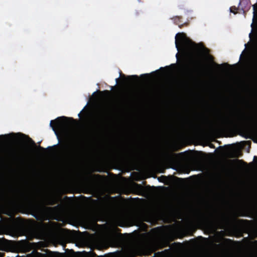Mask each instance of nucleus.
<instances>
[{"label": "nucleus", "instance_id": "nucleus-30", "mask_svg": "<svg viewBox=\"0 0 257 257\" xmlns=\"http://www.w3.org/2000/svg\"><path fill=\"white\" fill-rule=\"evenodd\" d=\"M199 45H201L202 46H203V45H202L201 44H199Z\"/></svg>", "mask_w": 257, "mask_h": 257}, {"label": "nucleus", "instance_id": "nucleus-14", "mask_svg": "<svg viewBox=\"0 0 257 257\" xmlns=\"http://www.w3.org/2000/svg\"><path fill=\"white\" fill-rule=\"evenodd\" d=\"M253 15L254 16H255L256 13V10H257V4H254L253 5Z\"/></svg>", "mask_w": 257, "mask_h": 257}, {"label": "nucleus", "instance_id": "nucleus-26", "mask_svg": "<svg viewBox=\"0 0 257 257\" xmlns=\"http://www.w3.org/2000/svg\"><path fill=\"white\" fill-rule=\"evenodd\" d=\"M6 136H3V135H2V136H0V137H2V138H3V137H6Z\"/></svg>", "mask_w": 257, "mask_h": 257}, {"label": "nucleus", "instance_id": "nucleus-15", "mask_svg": "<svg viewBox=\"0 0 257 257\" xmlns=\"http://www.w3.org/2000/svg\"><path fill=\"white\" fill-rule=\"evenodd\" d=\"M224 221H225L226 225H228L229 224L230 220H229V219L228 218L225 217L224 218Z\"/></svg>", "mask_w": 257, "mask_h": 257}, {"label": "nucleus", "instance_id": "nucleus-2", "mask_svg": "<svg viewBox=\"0 0 257 257\" xmlns=\"http://www.w3.org/2000/svg\"><path fill=\"white\" fill-rule=\"evenodd\" d=\"M257 120L256 117L247 116L244 112L237 109L232 115L231 118L225 119L223 121L224 126H229L234 123L244 121H255Z\"/></svg>", "mask_w": 257, "mask_h": 257}, {"label": "nucleus", "instance_id": "nucleus-16", "mask_svg": "<svg viewBox=\"0 0 257 257\" xmlns=\"http://www.w3.org/2000/svg\"><path fill=\"white\" fill-rule=\"evenodd\" d=\"M128 78H135L136 80H138L139 79V77L137 75H132L128 77Z\"/></svg>", "mask_w": 257, "mask_h": 257}, {"label": "nucleus", "instance_id": "nucleus-11", "mask_svg": "<svg viewBox=\"0 0 257 257\" xmlns=\"http://www.w3.org/2000/svg\"><path fill=\"white\" fill-rule=\"evenodd\" d=\"M237 8L235 6H232L230 8V11L231 13L236 14L237 13Z\"/></svg>", "mask_w": 257, "mask_h": 257}, {"label": "nucleus", "instance_id": "nucleus-6", "mask_svg": "<svg viewBox=\"0 0 257 257\" xmlns=\"http://www.w3.org/2000/svg\"><path fill=\"white\" fill-rule=\"evenodd\" d=\"M10 199V197L4 191H2L0 194V209Z\"/></svg>", "mask_w": 257, "mask_h": 257}, {"label": "nucleus", "instance_id": "nucleus-27", "mask_svg": "<svg viewBox=\"0 0 257 257\" xmlns=\"http://www.w3.org/2000/svg\"><path fill=\"white\" fill-rule=\"evenodd\" d=\"M22 195L23 196H25V197H26L25 195L24 194H23V193H22Z\"/></svg>", "mask_w": 257, "mask_h": 257}, {"label": "nucleus", "instance_id": "nucleus-3", "mask_svg": "<svg viewBox=\"0 0 257 257\" xmlns=\"http://www.w3.org/2000/svg\"><path fill=\"white\" fill-rule=\"evenodd\" d=\"M205 65L200 59H195L193 63V67L190 70L188 77L191 80H196L205 71Z\"/></svg>", "mask_w": 257, "mask_h": 257}, {"label": "nucleus", "instance_id": "nucleus-7", "mask_svg": "<svg viewBox=\"0 0 257 257\" xmlns=\"http://www.w3.org/2000/svg\"><path fill=\"white\" fill-rule=\"evenodd\" d=\"M174 20V22L176 25H178L180 28H182L184 26H187V23H182L181 21L182 17L180 16H175L172 18Z\"/></svg>", "mask_w": 257, "mask_h": 257}, {"label": "nucleus", "instance_id": "nucleus-5", "mask_svg": "<svg viewBox=\"0 0 257 257\" xmlns=\"http://www.w3.org/2000/svg\"><path fill=\"white\" fill-rule=\"evenodd\" d=\"M70 120L71 121H75V120L71 117H67L66 116L58 117L54 120L50 121V125L52 130L57 133L58 130L61 129L66 125H68L69 122L66 120Z\"/></svg>", "mask_w": 257, "mask_h": 257}, {"label": "nucleus", "instance_id": "nucleus-23", "mask_svg": "<svg viewBox=\"0 0 257 257\" xmlns=\"http://www.w3.org/2000/svg\"><path fill=\"white\" fill-rule=\"evenodd\" d=\"M119 80V78H116L115 80H116V83H118V82Z\"/></svg>", "mask_w": 257, "mask_h": 257}, {"label": "nucleus", "instance_id": "nucleus-9", "mask_svg": "<svg viewBox=\"0 0 257 257\" xmlns=\"http://www.w3.org/2000/svg\"><path fill=\"white\" fill-rule=\"evenodd\" d=\"M58 209V206L54 207H48L46 208V211L48 212H53L57 210Z\"/></svg>", "mask_w": 257, "mask_h": 257}, {"label": "nucleus", "instance_id": "nucleus-10", "mask_svg": "<svg viewBox=\"0 0 257 257\" xmlns=\"http://www.w3.org/2000/svg\"><path fill=\"white\" fill-rule=\"evenodd\" d=\"M99 92L102 94L105 95V96L106 97H109L111 94V91L107 90H105L103 91H99Z\"/></svg>", "mask_w": 257, "mask_h": 257}, {"label": "nucleus", "instance_id": "nucleus-21", "mask_svg": "<svg viewBox=\"0 0 257 257\" xmlns=\"http://www.w3.org/2000/svg\"><path fill=\"white\" fill-rule=\"evenodd\" d=\"M176 57L177 60H179V54L177 53L176 55Z\"/></svg>", "mask_w": 257, "mask_h": 257}, {"label": "nucleus", "instance_id": "nucleus-20", "mask_svg": "<svg viewBox=\"0 0 257 257\" xmlns=\"http://www.w3.org/2000/svg\"><path fill=\"white\" fill-rule=\"evenodd\" d=\"M209 146H210V148H214V145L213 144H210Z\"/></svg>", "mask_w": 257, "mask_h": 257}, {"label": "nucleus", "instance_id": "nucleus-24", "mask_svg": "<svg viewBox=\"0 0 257 257\" xmlns=\"http://www.w3.org/2000/svg\"><path fill=\"white\" fill-rule=\"evenodd\" d=\"M39 148H40V149H41V150H45V149H44V148H43V147H41V146H39Z\"/></svg>", "mask_w": 257, "mask_h": 257}, {"label": "nucleus", "instance_id": "nucleus-12", "mask_svg": "<svg viewBox=\"0 0 257 257\" xmlns=\"http://www.w3.org/2000/svg\"><path fill=\"white\" fill-rule=\"evenodd\" d=\"M60 147L61 149L63 151H66L68 148V145H67L66 144H63V145H61Z\"/></svg>", "mask_w": 257, "mask_h": 257}, {"label": "nucleus", "instance_id": "nucleus-32", "mask_svg": "<svg viewBox=\"0 0 257 257\" xmlns=\"http://www.w3.org/2000/svg\"><path fill=\"white\" fill-rule=\"evenodd\" d=\"M139 2L141 1V0H138Z\"/></svg>", "mask_w": 257, "mask_h": 257}, {"label": "nucleus", "instance_id": "nucleus-18", "mask_svg": "<svg viewBox=\"0 0 257 257\" xmlns=\"http://www.w3.org/2000/svg\"><path fill=\"white\" fill-rule=\"evenodd\" d=\"M214 65H215L218 68H220V67H221L223 65V64L219 65V64H216L215 63H214ZM223 65H228V64L227 63H224V64H223Z\"/></svg>", "mask_w": 257, "mask_h": 257}, {"label": "nucleus", "instance_id": "nucleus-22", "mask_svg": "<svg viewBox=\"0 0 257 257\" xmlns=\"http://www.w3.org/2000/svg\"><path fill=\"white\" fill-rule=\"evenodd\" d=\"M236 161L239 162H244L243 161L241 160H236Z\"/></svg>", "mask_w": 257, "mask_h": 257}, {"label": "nucleus", "instance_id": "nucleus-19", "mask_svg": "<svg viewBox=\"0 0 257 257\" xmlns=\"http://www.w3.org/2000/svg\"><path fill=\"white\" fill-rule=\"evenodd\" d=\"M202 48L205 50V51H208V49L206 48V47H204L203 46H202Z\"/></svg>", "mask_w": 257, "mask_h": 257}, {"label": "nucleus", "instance_id": "nucleus-13", "mask_svg": "<svg viewBox=\"0 0 257 257\" xmlns=\"http://www.w3.org/2000/svg\"><path fill=\"white\" fill-rule=\"evenodd\" d=\"M17 135H21L22 136V137H27L28 138V139H29V140L32 143V144H34L35 145V142L32 140V139H31L30 138H29L28 136H26L24 134H18Z\"/></svg>", "mask_w": 257, "mask_h": 257}, {"label": "nucleus", "instance_id": "nucleus-31", "mask_svg": "<svg viewBox=\"0 0 257 257\" xmlns=\"http://www.w3.org/2000/svg\"><path fill=\"white\" fill-rule=\"evenodd\" d=\"M120 75H121V71L120 72Z\"/></svg>", "mask_w": 257, "mask_h": 257}, {"label": "nucleus", "instance_id": "nucleus-4", "mask_svg": "<svg viewBox=\"0 0 257 257\" xmlns=\"http://www.w3.org/2000/svg\"><path fill=\"white\" fill-rule=\"evenodd\" d=\"M63 158L65 161L70 165H75L78 164L81 159V152L78 148H75L69 153H63Z\"/></svg>", "mask_w": 257, "mask_h": 257}, {"label": "nucleus", "instance_id": "nucleus-1", "mask_svg": "<svg viewBox=\"0 0 257 257\" xmlns=\"http://www.w3.org/2000/svg\"><path fill=\"white\" fill-rule=\"evenodd\" d=\"M175 45L178 51L182 50L184 56L192 51L198 45L188 38L184 33H178L175 36Z\"/></svg>", "mask_w": 257, "mask_h": 257}, {"label": "nucleus", "instance_id": "nucleus-25", "mask_svg": "<svg viewBox=\"0 0 257 257\" xmlns=\"http://www.w3.org/2000/svg\"><path fill=\"white\" fill-rule=\"evenodd\" d=\"M81 112H80V113L78 114V116H79V117H81Z\"/></svg>", "mask_w": 257, "mask_h": 257}, {"label": "nucleus", "instance_id": "nucleus-28", "mask_svg": "<svg viewBox=\"0 0 257 257\" xmlns=\"http://www.w3.org/2000/svg\"><path fill=\"white\" fill-rule=\"evenodd\" d=\"M48 149H52V147H49L48 148Z\"/></svg>", "mask_w": 257, "mask_h": 257}, {"label": "nucleus", "instance_id": "nucleus-8", "mask_svg": "<svg viewBox=\"0 0 257 257\" xmlns=\"http://www.w3.org/2000/svg\"><path fill=\"white\" fill-rule=\"evenodd\" d=\"M32 207L34 212L37 214L36 215H34V216L37 219H38L37 215H38L39 214L42 213V210H41L40 208L37 205H33Z\"/></svg>", "mask_w": 257, "mask_h": 257}, {"label": "nucleus", "instance_id": "nucleus-17", "mask_svg": "<svg viewBox=\"0 0 257 257\" xmlns=\"http://www.w3.org/2000/svg\"><path fill=\"white\" fill-rule=\"evenodd\" d=\"M149 74H144L141 75V77L142 78H148L149 77Z\"/></svg>", "mask_w": 257, "mask_h": 257}, {"label": "nucleus", "instance_id": "nucleus-29", "mask_svg": "<svg viewBox=\"0 0 257 257\" xmlns=\"http://www.w3.org/2000/svg\"><path fill=\"white\" fill-rule=\"evenodd\" d=\"M199 45H201L202 46H203V45H202L201 44H199Z\"/></svg>", "mask_w": 257, "mask_h": 257}]
</instances>
